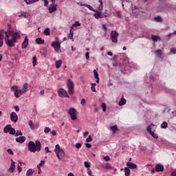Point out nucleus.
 Returning a JSON list of instances; mask_svg holds the SVG:
<instances>
[{
  "label": "nucleus",
  "mask_w": 176,
  "mask_h": 176,
  "mask_svg": "<svg viewBox=\"0 0 176 176\" xmlns=\"http://www.w3.org/2000/svg\"><path fill=\"white\" fill-rule=\"evenodd\" d=\"M5 42L9 47H14V44L17 42L19 34L9 30L5 32Z\"/></svg>",
  "instance_id": "1"
},
{
  "label": "nucleus",
  "mask_w": 176,
  "mask_h": 176,
  "mask_svg": "<svg viewBox=\"0 0 176 176\" xmlns=\"http://www.w3.org/2000/svg\"><path fill=\"white\" fill-rule=\"evenodd\" d=\"M68 113L72 120H76L78 119V111L75 108H71L69 109Z\"/></svg>",
  "instance_id": "5"
},
{
  "label": "nucleus",
  "mask_w": 176,
  "mask_h": 176,
  "mask_svg": "<svg viewBox=\"0 0 176 176\" xmlns=\"http://www.w3.org/2000/svg\"><path fill=\"white\" fill-rule=\"evenodd\" d=\"M76 148H77V149L82 148V144H80V143L76 144Z\"/></svg>",
  "instance_id": "53"
},
{
  "label": "nucleus",
  "mask_w": 176,
  "mask_h": 176,
  "mask_svg": "<svg viewBox=\"0 0 176 176\" xmlns=\"http://www.w3.org/2000/svg\"><path fill=\"white\" fill-rule=\"evenodd\" d=\"M51 46L54 47L56 52H58V50L61 49V42H59V41L52 42Z\"/></svg>",
  "instance_id": "9"
},
{
  "label": "nucleus",
  "mask_w": 176,
  "mask_h": 176,
  "mask_svg": "<svg viewBox=\"0 0 176 176\" xmlns=\"http://www.w3.org/2000/svg\"><path fill=\"white\" fill-rule=\"evenodd\" d=\"M28 124L30 129H32V130H34L35 129V125L34 124V122H32V120H29Z\"/></svg>",
  "instance_id": "26"
},
{
  "label": "nucleus",
  "mask_w": 176,
  "mask_h": 176,
  "mask_svg": "<svg viewBox=\"0 0 176 176\" xmlns=\"http://www.w3.org/2000/svg\"><path fill=\"white\" fill-rule=\"evenodd\" d=\"M155 21H157V23H162L163 21V19H162V16H158L155 18H154Z\"/></svg>",
  "instance_id": "31"
},
{
  "label": "nucleus",
  "mask_w": 176,
  "mask_h": 176,
  "mask_svg": "<svg viewBox=\"0 0 176 176\" xmlns=\"http://www.w3.org/2000/svg\"><path fill=\"white\" fill-rule=\"evenodd\" d=\"M27 46H28V38L27 36L25 37L24 41L22 43V49H27Z\"/></svg>",
  "instance_id": "17"
},
{
  "label": "nucleus",
  "mask_w": 176,
  "mask_h": 176,
  "mask_svg": "<svg viewBox=\"0 0 176 176\" xmlns=\"http://www.w3.org/2000/svg\"><path fill=\"white\" fill-rule=\"evenodd\" d=\"M56 156L59 160H62L64 156H65V153H64V151L60 150L59 151H57Z\"/></svg>",
  "instance_id": "11"
},
{
  "label": "nucleus",
  "mask_w": 176,
  "mask_h": 176,
  "mask_svg": "<svg viewBox=\"0 0 176 176\" xmlns=\"http://www.w3.org/2000/svg\"><path fill=\"white\" fill-rule=\"evenodd\" d=\"M164 170V167L163 166V165L158 164L155 166V171L160 172L163 171Z\"/></svg>",
  "instance_id": "16"
},
{
  "label": "nucleus",
  "mask_w": 176,
  "mask_h": 176,
  "mask_svg": "<svg viewBox=\"0 0 176 176\" xmlns=\"http://www.w3.org/2000/svg\"><path fill=\"white\" fill-rule=\"evenodd\" d=\"M10 134L14 135V134H16V130L14 129V128L12 127L10 129Z\"/></svg>",
  "instance_id": "33"
},
{
  "label": "nucleus",
  "mask_w": 176,
  "mask_h": 176,
  "mask_svg": "<svg viewBox=\"0 0 176 176\" xmlns=\"http://www.w3.org/2000/svg\"><path fill=\"white\" fill-rule=\"evenodd\" d=\"M94 75L95 79H98V72H97V70L96 69L94 70Z\"/></svg>",
  "instance_id": "40"
},
{
  "label": "nucleus",
  "mask_w": 176,
  "mask_h": 176,
  "mask_svg": "<svg viewBox=\"0 0 176 176\" xmlns=\"http://www.w3.org/2000/svg\"><path fill=\"white\" fill-rule=\"evenodd\" d=\"M52 134L54 135H57V131H56L55 130H52L51 131Z\"/></svg>",
  "instance_id": "62"
},
{
  "label": "nucleus",
  "mask_w": 176,
  "mask_h": 176,
  "mask_svg": "<svg viewBox=\"0 0 176 176\" xmlns=\"http://www.w3.org/2000/svg\"><path fill=\"white\" fill-rule=\"evenodd\" d=\"M44 2V6L47 7V5H49V1L47 0H43Z\"/></svg>",
  "instance_id": "56"
},
{
  "label": "nucleus",
  "mask_w": 176,
  "mask_h": 176,
  "mask_svg": "<svg viewBox=\"0 0 176 176\" xmlns=\"http://www.w3.org/2000/svg\"><path fill=\"white\" fill-rule=\"evenodd\" d=\"M99 3H100V5L98 7V10L101 11L102 10V0H99Z\"/></svg>",
  "instance_id": "42"
},
{
  "label": "nucleus",
  "mask_w": 176,
  "mask_h": 176,
  "mask_svg": "<svg viewBox=\"0 0 176 176\" xmlns=\"http://www.w3.org/2000/svg\"><path fill=\"white\" fill-rule=\"evenodd\" d=\"M3 39H5V36L3 35V30L0 31V47L3 46Z\"/></svg>",
  "instance_id": "13"
},
{
  "label": "nucleus",
  "mask_w": 176,
  "mask_h": 176,
  "mask_svg": "<svg viewBox=\"0 0 176 176\" xmlns=\"http://www.w3.org/2000/svg\"><path fill=\"white\" fill-rule=\"evenodd\" d=\"M11 90H15V91H16V90H18V89H17V86H13V87H11Z\"/></svg>",
  "instance_id": "63"
},
{
  "label": "nucleus",
  "mask_w": 176,
  "mask_h": 176,
  "mask_svg": "<svg viewBox=\"0 0 176 176\" xmlns=\"http://www.w3.org/2000/svg\"><path fill=\"white\" fill-rule=\"evenodd\" d=\"M11 127H12V125H10V124L6 126L3 129L4 133H9L10 131Z\"/></svg>",
  "instance_id": "20"
},
{
  "label": "nucleus",
  "mask_w": 176,
  "mask_h": 176,
  "mask_svg": "<svg viewBox=\"0 0 176 176\" xmlns=\"http://www.w3.org/2000/svg\"><path fill=\"white\" fill-rule=\"evenodd\" d=\"M67 87L68 88V93L70 95L74 94V87H75V85L74 84V82L72 81L71 79H68L67 80Z\"/></svg>",
  "instance_id": "4"
},
{
  "label": "nucleus",
  "mask_w": 176,
  "mask_h": 176,
  "mask_svg": "<svg viewBox=\"0 0 176 176\" xmlns=\"http://www.w3.org/2000/svg\"><path fill=\"white\" fill-rule=\"evenodd\" d=\"M153 126H155V124H151L147 126L146 130L148 133H149V134H151V135L153 137V138L157 140V138H159V136H157V134L155 133V132L152 131V127Z\"/></svg>",
  "instance_id": "8"
},
{
  "label": "nucleus",
  "mask_w": 176,
  "mask_h": 176,
  "mask_svg": "<svg viewBox=\"0 0 176 176\" xmlns=\"http://www.w3.org/2000/svg\"><path fill=\"white\" fill-rule=\"evenodd\" d=\"M16 142H19V144H23V142H25V136H20L19 138H16Z\"/></svg>",
  "instance_id": "15"
},
{
  "label": "nucleus",
  "mask_w": 176,
  "mask_h": 176,
  "mask_svg": "<svg viewBox=\"0 0 176 176\" xmlns=\"http://www.w3.org/2000/svg\"><path fill=\"white\" fill-rule=\"evenodd\" d=\"M96 14H94V17L95 19H102V17L101 16V12L96 11L95 12Z\"/></svg>",
  "instance_id": "23"
},
{
  "label": "nucleus",
  "mask_w": 176,
  "mask_h": 176,
  "mask_svg": "<svg viewBox=\"0 0 176 176\" xmlns=\"http://www.w3.org/2000/svg\"><path fill=\"white\" fill-rule=\"evenodd\" d=\"M10 119L12 122L16 123L17 120H19V117L17 116V114L15 112H12L10 114Z\"/></svg>",
  "instance_id": "10"
},
{
  "label": "nucleus",
  "mask_w": 176,
  "mask_h": 176,
  "mask_svg": "<svg viewBox=\"0 0 176 176\" xmlns=\"http://www.w3.org/2000/svg\"><path fill=\"white\" fill-rule=\"evenodd\" d=\"M167 127H168V124H167L166 122H164L161 124L162 129H167Z\"/></svg>",
  "instance_id": "34"
},
{
  "label": "nucleus",
  "mask_w": 176,
  "mask_h": 176,
  "mask_svg": "<svg viewBox=\"0 0 176 176\" xmlns=\"http://www.w3.org/2000/svg\"><path fill=\"white\" fill-rule=\"evenodd\" d=\"M14 170H16V162H14L13 160H11V165L8 169V171L10 173H14Z\"/></svg>",
  "instance_id": "12"
},
{
  "label": "nucleus",
  "mask_w": 176,
  "mask_h": 176,
  "mask_svg": "<svg viewBox=\"0 0 176 176\" xmlns=\"http://www.w3.org/2000/svg\"><path fill=\"white\" fill-rule=\"evenodd\" d=\"M155 54H156V56H159L160 57V56H162V50H157L155 52Z\"/></svg>",
  "instance_id": "39"
},
{
  "label": "nucleus",
  "mask_w": 176,
  "mask_h": 176,
  "mask_svg": "<svg viewBox=\"0 0 176 176\" xmlns=\"http://www.w3.org/2000/svg\"><path fill=\"white\" fill-rule=\"evenodd\" d=\"M58 94L59 97H61V98H69V95H68V92L63 88H60L58 89Z\"/></svg>",
  "instance_id": "6"
},
{
  "label": "nucleus",
  "mask_w": 176,
  "mask_h": 176,
  "mask_svg": "<svg viewBox=\"0 0 176 176\" xmlns=\"http://www.w3.org/2000/svg\"><path fill=\"white\" fill-rule=\"evenodd\" d=\"M14 109H15L16 112H19V111H20V107H19V106H15Z\"/></svg>",
  "instance_id": "60"
},
{
  "label": "nucleus",
  "mask_w": 176,
  "mask_h": 176,
  "mask_svg": "<svg viewBox=\"0 0 176 176\" xmlns=\"http://www.w3.org/2000/svg\"><path fill=\"white\" fill-rule=\"evenodd\" d=\"M110 130H111V131L115 133L118 131V130H119V129H118L117 125H113L112 126H110Z\"/></svg>",
  "instance_id": "22"
},
{
  "label": "nucleus",
  "mask_w": 176,
  "mask_h": 176,
  "mask_svg": "<svg viewBox=\"0 0 176 176\" xmlns=\"http://www.w3.org/2000/svg\"><path fill=\"white\" fill-rule=\"evenodd\" d=\"M85 145L86 148H91V144H90V143H85Z\"/></svg>",
  "instance_id": "57"
},
{
  "label": "nucleus",
  "mask_w": 176,
  "mask_h": 176,
  "mask_svg": "<svg viewBox=\"0 0 176 176\" xmlns=\"http://www.w3.org/2000/svg\"><path fill=\"white\" fill-rule=\"evenodd\" d=\"M45 160H41V163L37 166L38 168L42 167V166H45Z\"/></svg>",
  "instance_id": "44"
},
{
  "label": "nucleus",
  "mask_w": 176,
  "mask_h": 176,
  "mask_svg": "<svg viewBox=\"0 0 176 176\" xmlns=\"http://www.w3.org/2000/svg\"><path fill=\"white\" fill-rule=\"evenodd\" d=\"M36 43L38 44V45H43V43H45V40H42L41 38H37L36 39Z\"/></svg>",
  "instance_id": "21"
},
{
  "label": "nucleus",
  "mask_w": 176,
  "mask_h": 176,
  "mask_svg": "<svg viewBox=\"0 0 176 176\" xmlns=\"http://www.w3.org/2000/svg\"><path fill=\"white\" fill-rule=\"evenodd\" d=\"M151 38L153 39V42H157V41H160V37L155 35H152Z\"/></svg>",
  "instance_id": "27"
},
{
  "label": "nucleus",
  "mask_w": 176,
  "mask_h": 176,
  "mask_svg": "<svg viewBox=\"0 0 176 176\" xmlns=\"http://www.w3.org/2000/svg\"><path fill=\"white\" fill-rule=\"evenodd\" d=\"M63 149H61L60 148V144H56V146H55V152L56 153V152H58V151H62Z\"/></svg>",
  "instance_id": "38"
},
{
  "label": "nucleus",
  "mask_w": 176,
  "mask_h": 176,
  "mask_svg": "<svg viewBox=\"0 0 176 176\" xmlns=\"http://www.w3.org/2000/svg\"><path fill=\"white\" fill-rule=\"evenodd\" d=\"M21 16L25 17V19H27V17H28V14H27L26 12H23L21 13Z\"/></svg>",
  "instance_id": "52"
},
{
  "label": "nucleus",
  "mask_w": 176,
  "mask_h": 176,
  "mask_svg": "<svg viewBox=\"0 0 176 176\" xmlns=\"http://www.w3.org/2000/svg\"><path fill=\"white\" fill-rule=\"evenodd\" d=\"M170 176H176V170H175V171H173V172L171 173Z\"/></svg>",
  "instance_id": "64"
},
{
  "label": "nucleus",
  "mask_w": 176,
  "mask_h": 176,
  "mask_svg": "<svg viewBox=\"0 0 176 176\" xmlns=\"http://www.w3.org/2000/svg\"><path fill=\"white\" fill-rule=\"evenodd\" d=\"M57 10V6H54L53 4H51L49 8V12L50 13H54Z\"/></svg>",
  "instance_id": "14"
},
{
  "label": "nucleus",
  "mask_w": 176,
  "mask_h": 176,
  "mask_svg": "<svg viewBox=\"0 0 176 176\" xmlns=\"http://www.w3.org/2000/svg\"><path fill=\"white\" fill-rule=\"evenodd\" d=\"M68 38L69 39H74V33L72 32V29L70 30V32H69Z\"/></svg>",
  "instance_id": "41"
},
{
  "label": "nucleus",
  "mask_w": 176,
  "mask_h": 176,
  "mask_svg": "<svg viewBox=\"0 0 176 176\" xmlns=\"http://www.w3.org/2000/svg\"><path fill=\"white\" fill-rule=\"evenodd\" d=\"M34 171L32 169L30 168L27 170L26 175L27 176H31L34 174Z\"/></svg>",
  "instance_id": "29"
},
{
  "label": "nucleus",
  "mask_w": 176,
  "mask_h": 176,
  "mask_svg": "<svg viewBox=\"0 0 176 176\" xmlns=\"http://www.w3.org/2000/svg\"><path fill=\"white\" fill-rule=\"evenodd\" d=\"M63 64V60H60L56 62V68H60Z\"/></svg>",
  "instance_id": "30"
},
{
  "label": "nucleus",
  "mask_w": 176,
  "mask_h": 176,
  "mask_svg": "<svg viewBox=\"0 0 176 176\" xmlns=\"http://www.w3.org/2000/svg\"><path fill=\"white\" fill-rule=\"evenodd\" d=\"M124 173L126 176H130V169L127 167L124 168Z\"/></svg>",
  "instance_id": "32"
},
{
  "label": "nucleus",
  "mask_w": 176,
  "mask_h": 176,
  "mask_svg": "<svg viewBox=\"0 0 176 176\" xmlns=\"http://www.w3.org/2000/svg\"><path fill=\"white\" fill-rule=\"evenodd\" d=\"M81 104L83 107H85V105H86V100L85 99H82L81 100Z\"/></svg>",
  "instance_id": "55"
},
{
  "label": "nucleus",
  "mask_w": 176,
  "mask_h": 176,
  "mask_svg": "<svg viewBox=\"0 0 176 176\" xmlns=\"http://www.w3.org/2000/svg\"><path fill=\"white\" fill-rule=\"evenodd\" d=\"M170 53H173V54H176V49L175 48L170 49Z\"/></svg>",
  "instance_id": "58"
},
{
  "label": "nucleus",
  "mask_w": 176,
  "mask_h": 176,
  "mask_svg": "<svg viewBox=\"0 0 176 176\" xmlns=\"http://www.w3.org/2000/svg\"><path fill=\"white\" fill-rule=\"evenodd\" d=\"M84 166H85V168H90L91 164L89 162H84Z\"/></svg>",
  "instance_id": "35"
},
{
  "label": "nucleus",
  "mask_w": 176,
  "mask_h": 176,
  "mask_svg": "<svg viewBox=\"0 0 176 176\" xmlns=\"http://www.w3.org/2000/svg\"><path fill=\"white\" fill-rule=\"evenodd\" d=\"M102 28H103V30H104V32H107V25H105V24H103V25H102Z\"/></svg>",
  "instance_id": "59"
},
{
  "label": "nucleus",
  "mask_w": 176,
  "mask_h": 176,
  "mask_svg": "<svg viewBox=\"0 0 176 176\" xmlns=\"http://www.w3.org/2000/svg\"><path fill=\"white\" fill-rule=\"evenodd\" d=\"M125 104H126V99H124V98H122L118 103V105H120V107H122L123 105H125Z\"/></svg>",
  "instance_id": "24"
},
{
  "label": "nucleus",
  "mask_w": 176,
  "mask_h": 176,
  "mask_svg": "<svg viewBox=\"0 0 176 176\" xmlns=\"http://www.w3.org/2000/svg\"><path fill=\"white\" fill-rule=\"evenodd\" d=\"M101 108H102L103 112H106L107 111V104L102 103L101 105Z\"/></svg>",
  "instance_id": "37"
},
{
  "label": "nucleus",
  "mask_w": 176,
  "mask_h": 176,
  "mask_svg": "<svg viewBox=\"0 0 176 176\" xmlns=\"http://www.w3.org/2000/svg\"><path fill=\"white\" fill-rule=\"evenodd\" d=\"M73 27H80V23L78 21H76L74 24H73Z\"/></svg>",
  "instance_id": "47"
},
{
  "label": "nucleus",
  "mask_w": 176,
  "mask_h": 176,
  "mask_svg": "<svg viewBox=\"0 0 176 176\" xmlns=\"http://www.w3.org/2000/svg\"><path fill=\"white\" fill-rule=\"evenodd\" d=\"M116 16H117V17H118V19H120V17H122V12H116Z\"/></svg>",
  "instance_id": "54"
},
{
  "label": "nucleus",
  "mask_w": 176,
  "mask_h": 176,
  "mask_svg": "<svg viewBox=\"0 0 176 176\" xmlns=\"http://www.w3.org/2000/svg\"><path fill=\"white\" fill-rule=\"evenodd\" d=\"M32 64L33 67H35L36 65V56H34L32 58Z\"/></svg>",
  "instance_id": "43"
},
{
  "label": "nucleus",
  "mask_w": 176,
  "mask_h": 176,
  "mask_svg": "<svg viewBox=\"0 0 176 176\" xmlns=\"http://www.w3.org/2000/svg\"><path fill=\"white\" fill-rule=\"evenodd\" d=\"M104 160H105V162H109L111 160V157H109V156L107 155V156L104 157Z\"/></svg>",
  "instance_id": "49"
},
{
  "label": "nucleus",
  "mask_w": 176,
  "mask_h": 176,
  "mask_svg": "<svg viewBox=\"0 0 176 176\" xmlns=\"http://www.w3.org/2000/svg\"><path fill=\"white\" fill-rule=\"evenodd\" d=\"M89 52H86V54H85V57H86V58H87V60H89V58H90V56H89Z\"/></svg>",
  "instance_id": "61"
},
{
  "label": "nucleus",
  "mask_w": 176,
  "mask_h": 176,
  "mask_svg": "<svg viewBox=\"0 0 176 176\" xmlns=\"http://www.w3.org/2000/svg\"><path fill=\"white\" fill-rule=\"evenodd\" d=\"M91 90H92V91L96 92V83L91 84Z\"/></svg>",
  "instance_id": "45"
},
{
  "label": "nucleus",
  "mask_w": 176,
  "mask_h": 176,
  "mask_svg": "<svg viewBox=\"0 0 176 176\" xmlns=\"http://www.w3.org/2000/svg\"><path fill=\"white\" fill-rule=\"evenodd\" d=\"M102 168H104L105 170H113V168L109 163H107L105 166H102Z\"/></svg>",
  "instance_id": "19"
},
{
  "label": "nucleus",
  "mask_w": 176,
  "mask_h": 176,
  "mask_svg": "<svg viewBox=\"0 0 176 176\" xmlns=\"http://www.w3.org/2000/svg\"><path fill=\"white\" fill-rule=\"evenodd\" d=\"M84 6H85V8H87L89 9V10H91V12H97V10H94V8H93V7H91V6L84 3Z\"/></svg>",
  "instance_id": "28"
},
{
  "label": "nucleus",
  "mask_w": 176,
  "mask_h": 176,
  "mask_svg": "<svg viewBox=\"0 0 176 176\" xmlns=\"http://www.w3.org/2000/svg\"><path fill=\"white\" fill-rule=\"evenodd\" d=\"M39 0H25V2H26L27 5H31L32 3H35V2H38Z\"/></svg>",
  "instance_id": "25"
},
{
  "label": "nucleus",
  "mask_w": 176,
  "mask_h": 176,
  "mask_svg": "<svg viewBox=\"0 0 176 176\" xmlns=\"http://www.w3.org/2000/svg\"><path fill=\"white\" fill-rule=\"evenodd\" d=\"M7 152H8V153H9L10 155H14V153H13V151H12V149H10V148H8V149L7 150Z\"/></svg>",
  "instance_id": "51"
},
{
  "label": "nucleus",
  "mask_w": 176,
  "mask_h": 176,
  "mask_svg": "<svg viewBox=\"0 0 176 176\" xmlns=\"http://www.w3.org/2000/svg\"><path fill=\"white\" fill-rule=\"evenodd\" d=\"M126 166L127 167H129V168H131V170H134V168H137V164H133L131 162H127Z\"/></svg>",
  "instance_id": "18"
},
{
  "label": "nucleus",
  "mask_w": 176,
  "mask_h": 176,
  "mask_svg": "<svg viewBox=\"0 0 176 176\" xmlns=\"http://www.w3.org/2000/svg\"><path fill=\"white\" fill-rule=\"evenodd\" d=\"M28 83H25L23 85L22 89H16L14 91V96L16 98H19L20 96L25 94V93L28 92Z\"/></svg>",
  "instance_id": "3"
},
{
  "label": "nucleus",
  "mask_w": 176,
  "mask_h": 176,
  "mask_svg": "<svg viewBox=\"0 0 176 176\" xmlns=\"http://www.w3.org/2000/svg\"><path fill=\"white\" fill-rule=\"evenodd\" d=\"M15 135L16 137H19V135H23V133L21 132V131H17L16 133H15Z\"/></svg>",
  "instance_id": "46"
},
{
  "label": "nucleus",
  "mask_w": 176,
  "mask_h": 176,
  "mask_svg": "<svg viewBox=\"0 0 176 176\" xmlns=\"http://www.w3.org/2000/svg\"><path fill=\"white\" fill-rule=\"evenodd\" d=\"M50 128H49V127H45V129H44V133H50Z\"/></svg>",
  "instance_id": "50"
},
{
  "label": "nucleus",
  "mask_w": 176,
  "mask_h": 176,
  "mask_svg": "<svg viewBox=\"0 0 176 176\" xmlns=\"http://www.w3.org/2000/svg\"><path fill=\"white\" fill-rule=\"evenodd\" d=\"M41 148L42 144H41L39 140H36L35 144L32 141H30L28 143V149L30 152H33V153H35V152H41Z\"/></svg>",
  "instance_id": "2"
},
{
  "label": "nucleus",
  "mask_w": 176,
  "mask_h": 176,
  "mask_svg": "<svg viewBox=\"0 0 176 176\" xmlns=\"http://www.w3.org/2000/svg\"><path fill=\"white\" fill-rule=\"evenodd\" d=\"M110 38L113 43H118V38H119V33H118L116 30L111 31Z\"/></svg>",
  "instance_id": "7"
},
{
  "label": "nucleus",
  "mask_w": 176,
  "mask_h": 176,
  "mask_svg": "<svg viewBox=\"0 0 176 176\" xmlns=\"http://www.w3.org/2000/svg\"><path fill=\"white\" fill-rule=\"evenodd\" d=\"M44 34L46 36L50 35V29H49V28H47L45 30H44Z\"/></svg>",
  "instance_id": "36"
},
{
  "label": "nucleus",
  "mask_w": 176,
  "mask_h": 176,
  "mask_svg": "<svg viewBox=\"0 0 176 176\" xmlns=\"http://www.w3.org/2000/svg\"><path fill=\"white\" fill-rule=\"evenodd\" d=\"M87 142H91L93 141V138H91V135H89L88 138L86 139Z\"/></svg>",
  "instance_id": "48"
}]
</instances>
